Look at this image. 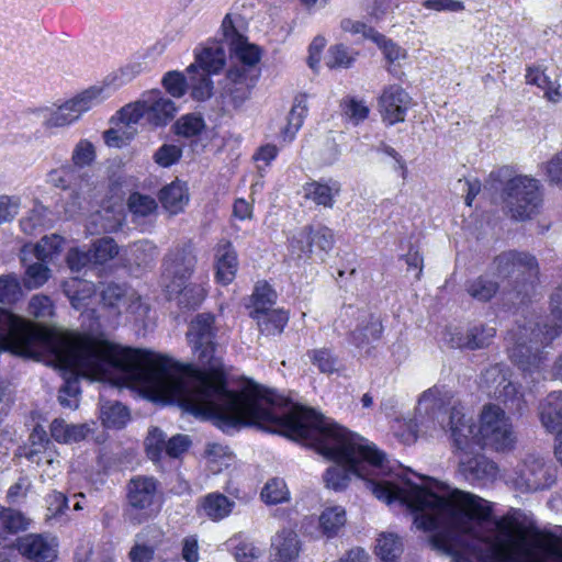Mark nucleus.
Returning a JSON list of instances; mask_svg holds the SVG:
<instances>
[{"label":"nucleus","mask_w":562,"mask_h":562,"mask_svg":"<svg viewBox=\"0 0 562 562\" xmlns=\"http://www.w3.org/2000/svg\"><path fill=\"white\" fill-rule=\"evenodd\" d=\"M217 327L213 313H199L189 323L187 339L195 363H181L160 353L134 348L145 378V398L176 403L195 417L215 418L224 426L262 428L277 408L289 400L249 381L239 390L228 389L226 372L215 356Z\"/></svg>","instance_id":"nucleus-1"},{"label":"nucleus","mask_w":562,"mask_h":562,"mask_svg":"<svg viewBox=\"0 0 562 562\" xmlns=\"http://www.w3.org/2000/svg\"><path fill=\"white\" fill-rule=\"evenodd\" d=\"M261 429L301 442L359 477H363V463L381 467L385 460L375 445L362 443V437L303 405H294L283 414L274 411Z\"/></svg>","instance_id":"nucleus-2"},{"label":"nucleus","mask_w":562,"mask_h":562,"mask_svg":"<svg viewBox=\"0 0 562 562\" xmlns=\"http://www.w3.org/2000/svg\"><path fill=\"white\" fill-rule=\"evenodd\" d=\"M139 355L134 348L120 347L90 333L76 334L61 344L57 360L64 384L59 390L58 401L63 407H77L80 394V379L85 370L111 366L123 373L124 383L136 389L145 398V378L138 364Z\"/></svg>","instance_id":"nucleus-3"},{"label":"nucleus","mask_w":562,"mask_h":562,"mask_svg":"<svg viewBox=\"0 0 562 562\" xmlns=\"http://www.w3.org/2000/svg\"><path fill=\"white\" fill-rule=\"evenodd\" d=\"M539 282L540 267L536 256L510 249L493 258L490 271L468 279L464 290L473 301L490 303L503 285L504 295L525 304L530 301Z\"/></svg>","instance_id":"nucleus-4"},{"label":"nucleus","mask_w":562,"mask_h":562,"mask_svg":"<svg viewBox=\"0 0 562 562\" xmlns=\"http://www.w3.org/2000/svg\"><path fill=\"white\" fill-rule=\"evenodd\" d=\"M452 445L462 450L486 447L495 451L515 448L516 435L510 417L497 404H485L479 416V425L467 417L461 408L452 406L449 414Z\"/></svg>","instance_id":"nucleus-5"},{"label":"nucleus","mask_w":562,"mask_h":562,"mask_svg":"<svg viewBox=\"0 0 562 562\" xmlns=\"http://www.w3.org/2000/svg\"><path fill=\"white\" fill-rule=\"evenodd\" d=\"M550 312L555 321L553 324L537 323L531 329L528 342L517 339L508 348L509 359L525 373L539 372L543 368L547 360L543 349L550 346L562 331V284L550 296Z\"/></svg>","instance_id":"nucleus-6"},{"label":"nucleus","mask_w":562,"mask_h":562,"mask_svg":"<svg viewBox=\"0 0 562 562\" xmlns=\"http://www.w3.org/2000/svg\"><path fill=\"white\" fill-rule=\"evenodd\" d=\"M164 501V492L157 477L134 475L125 486L124 517L134 526L143 525L159 515Z\"/></svg>","instance_id":"nucleus-7"},{"label":"nucleus","mask_w":562,"mask_h":562,"mask_svg":"<svg viewBox=\"0 0 562 562\" xmlns=\"http://www.w3.org/2000/svg\"><path fill=\"white\" fill-rule=\"evenodd\" d=\"M503 201L514 220L526 221L539 214L543 196L539 180L515 176L503 188Z\"/></svg>","instance_id":"nucleus-8"},{"label":"nucleus","mask_w":562,"mask_h":562,"mask_svg":"<svg viewBox=\"0 0 562 562\" xmlns=\"http://www.w3.org/2000/svg\"><path fill=\"white\" fill-rule=\"evenodd\" d=\"M261 76V69L231 67L224 77L220 99L222 106L227 110H239L251 98Z\"/></svg>","instance_id":"nucleus-9"},{"label":"nucleus","mask_w":562,"mask_h":562,"mask_svg":"<svg viewBox=\"0 0 562 562\" xmlns=\"http://www.w3.org/2000/svg\"><path fill=\"white\" fill-rule=\"evenodd\" d=\"M196 266V256L192 243L189 240L172 247L164 259V276L169 279L166 289L178 290L192 277Z\"/></svg>","instance_id":"nucleus-10"},{"label":"nucleus","mask_w":562,"mask_h":562,"mask_svg":"<svg viewBox=\"0 0 562 562\" xmlns=\"http://www.w3.org/2000/svg\"><path fill=\"white\" fill-rule=\"evenodd\" d=\"M376 103L385 126L405 122L408 111L414 106L412 95L398 83L384 86Z\"/></svg>","instance_id":"nucleus-11"},{"label":"nucleus","mask_w":562,"mask_h":562,"mask_svg":"<svg viewBox=\"0 0 562 562\" xmlns=\"http://www.w3.org/2000/svg\"><path fill=\"white\" fill-rule=\"evenodd\" d=\"M481 380L488 387H494V393L509 408H514L519 413L526 407L524 395L519 389L509 380V370L502 363H495L486 368Z\"/></svg>","instance_id":"nucleus-12"},{"label":"nucleus","mask_w":562,"mask_h":562,"mask_svg":"<svg viewBox=\"0 0 562 562\" xmlns=\"http://www.w3.org/2000/svg\"><path fill=\"white\" fill-rule=\"evenodd\" d=\"M453 448L460 459L459 471L468 482L480 483L496 477L498 472L496 463L481 452L486 447H473L465 450Z\"/></svg>","instance_id":"nucleus-13"},{"label":"nucleus","mask_w":562,"mask_h":562,"mask_svg":"<svg viewBox=\"0 0 562 562\" xmlns=\"http://www.w3.org/2000/svg\"><path fill=\"white\" fill-rule=\"evenodd\" d=\"M214 281L222 286L232 284L239 270V259L233 243L221 238L213 247Z\"/></svg>","instance_id":"nucleus-14"},{"label":"nucleus","mask_w":562,"mask_h":562,"mask_svg":"<svg viewBox=\"0 0 562 562\" xmlns=\"http://www.w3.org/2000/svg\"><path fill=\"white\" fill-rule=\"evenodd\" d=\"M0 331H7L10 336L27 344H44L49 339V331L46 328L38 327L1 306Z\"/></svg>","instance_id":"nucleus-15"},{"label":"nucleus","mask_w":562,"mask_h":562,"mask_svg":"<svg viewBox=\"0 0 562 562\" xmlns=\"http://www.w3.org/2000/svg\"><path fill=\"white\" fill-rule=\"evenodd\" d=\"M101 90L90 88L77 97L61 104L46 121L47 127H61L71 124L80 115L91 108L93 99L100 94Z\"/></svg>","instance_id":"nucleus-16"},{"label":"nucleus","mask_w":562,"mask_h":562,"mask_svg":"<svg viewBox=\"0 0 562 562\" xmlns=\"http://www.w3.org/2000/svg\"><path fill=\"white\" fill-rule=\"evenodd\" d=\"M195 61L188 66L187 72L202 70L209 75H218L226 65V52L222 41H209L201 49H195Z\"/></svg>","instance_id":"nucleus-17"},{"label":"nucleus","mask_w":562,"mask_h":562,"mask_svg":"<svg viewBox=\"0 0 562 562\" xmlns=\"http://www.w3.org/2000/svg\"><path fill=\"white\" fill-rule=\"evenodd\" d=\"M19 553L29 562H54L57 551L41 533H27L16 540Z\"/></svg>","instance_id":"nucleus-18"},{"label":"nucleus","mask_w":562,"mask_h":562,"mask_svg":"<svg viewBox=\"0 0 562 562\" xmlns=\"http://www.w3.org/2000/svg\"><path fill=\"white\" fill-rule=\"evenodd\" d=\"M302 189L305 201L312 202L315 206L333 209L341 192V184L339 181L328 178L310 180L303 184Z\"/></svg>","instance_id":"nucleus-19"},{"label":"nucleus","mask_w":562,"mask_h":562,"mask_svg":"<svg viewBox=\"0 0 562 562\" xmlns=\"http://www.w3.org/2000/svg\"><path fill=\"white\" fill-rule=\"evenodd\" d=\"M302 543L293 529L278 531L271 542L270 562H299Z\"/></svg>","instance_id":"nucleus-20"},{"label":"nucleus","mask_w":562,"mask_h":562,"mask_svg":"<svg viewBox=\"0 0 562 562\" xmlns=\"http://www.w3.org/2000/svg\"><path fill=\"white\" fill-rule=\"evenodd\" d=\"M520 476L527 490L531 492L550 488L555 481L550 467L538 458L525 461Z\"/></svg>","instance_id":"nucleus-21"},{"label":"nucleus","mask_w":562,"mask_h":562,"mask_svg":"<svg viewBox=\"0 0 562 562\" xmlns=\"http://www.w3.org/2000/svg\"><path fill=\"white\" fill-rule=\"evenodd\" d=\"M542 426L555 437H562V391H552L539 405Z\"/></svg>","instance_id":"nucleus-22"},{"label":"nucleus","mask_w":562,"mask_h":562,"mask_svg":"<svg viewBox=\"0 0 562 562\" xmlns=\"http://www.w3.org/2000/svg\"><path fill=\"white\" fill-rule=\"evenodd\" d=\"M250 318L257 323L258 329L262 335H281L290 321V312L284 308H269L262 313L250 315Z\"/></svg>","instance_id":"nucleus-23"},{"label":"nucleus","mask_w":562,"mask_h":562,"mask_svg":"<svg viewBox=\"0 0 562 562\" xmlns=\"http://www.w3.org/2000/svg\"><path fill=\"white\" fill-rule=\"evenodd\" d=\"M158 199L170 214H179L189 202L187 184L178 180L172 181L159 190Z\"/></svg>","instance_id":"nucleus-24"},{"label":"nucleus","mask_w":562,"mask_h":562,"mask_svg":"<svg viewBox=\"0 0 562 562\" xmlns=\"http://www.w3.org/2000/svg\"><path fill=\"white\" fill-rule=\"evenodd\" d=\"M199 507L204 516L217 522L232 514L235 503L220 492H212L200 499Z\"/></svg>","instance_id":"nucleus-25"},{"label":"nucleus","mask_w":562,"mask_h":562,"mask_svg":"<svg viewBox=\"0 0 562 562\" xmlns=\"http://www.w3.org/2000/svg\"><path fill=\"white\" fill-rule=\"evenodd\" d=\"M177 106L170 99L160 95L159 91L154 93L151 100H147V121L155 127L166 126L177 113Z\"/></svg>","instance_id":"nucleus-26"},{"label":"nucleus","mask_w":562,"mask_h":562,"mask_svg":"<svg viewBox=\"0 0 562 562\" xmlns=\"http://www.w3.org/2000/svg\"><path fill=\"white\" fill-rule=\"evenodd\" d=\"M307 112V95L299 93L294 98L293 105L288 115V122L280 132L283 142L292 143L295 139L297 132L303 126Z\"/></svg>","instance_id":"nucleus-27"},{"label":"nucleus","mask_w":562,"mask_h":562,"mask_svg":"<svg viewBox=\"0 0 562 562\" xmlns=\"http://www.w3.org/2000/svg\"><path fill=\"white\" fill-rule=\"evenodd\" d=\"M64 292L72 307L80 310L89 305V300L95 294V286L85 279L70 278L64 283Z\"/></svg>","instance_id":"nucleus-28"},{"label":"nucleus","mask_w":562,"mask_h":562,"mask_svg":"<svg viewBox=\"0 0 562 562\" xmlns=\"http://www.w3.org/2000/svg\"><path fill=\"white\" fill-rule=\"evenodd\" d=\"M48 180L58 189L77 191L86 179L78 167L66 164L52 170Z\"/></svg>","instance_id":"nucleus-29"},{"label":"nucleus","mask_w":562,"mask_h":562,"mask_svg":"<svg viewBox=\"0 0 562 562\" xmlns=\"http://www.w3.org/2000/svg\"><path fill=\"white\" fill-rule=\"evenodd\" d=\"M346 521V509L342 506H328L318 517V529L323 536L330 539L339 533Z\"/></svg>","instance_id":"nucleus-30"},{"label":"nucleus","mask_w":562,"mask_h":562,"mask_svg":"<svg viewBox=\"0 0 562 562\" xmlns=\"http://www.w3.org/2000/svg\"><path fill=\"white\" fill-rule=\"evenodd\" d=\"M383 53L387 63V71L395 78L401 79L404 72L398 68L396 63L407 57V52L398 44L387 38L382 33L375 36L373 42Z\"/></svg>","instance_id":"nucleus-31"},{"label":"nucleus","mask_w":562,"mask_h":562,"mask_svg":"<svg viewBox=\"0 0 562 562\" xmlns=\"http://www.w3.org/2000/svg\"><path fill=\"white\" fill-rule=\"evenodd\" d=\"M383 334V325L379 317L369 315L367 322L359 324L349 335L352 345L361 348L371 341L379 340Z\"/></svg>","instance_id":"nucleus-32"},{"label":"nucleus","mask_w":562,"mask_h":562,"mask_svg":"<svg viewBox=\"0 0 562 562\" xmlns=\"http://www.w3.org/2000/svg\"><path fill=\"white\" fill-rule=\"evenodd\" d=\"M277 299V291L267 280L257 281L250 295L251 310L249 316L272 308Z\"/></svg>","instance_id":"nucleus-33"},{"label":"nucleus","mask_w":562,"mask_h":562,"mask_svg":"<svg viewBox=\"0 0 562 562\" xmlns=\"http://www.w3.org/2000/svg\"><path fill=\"white\" fill-rule=\"evenodd\" d=\"M205 128V121L199 113L183 114L171 126L175 135L187 139L199 137Z\"/></svg>","instance_id":"nucleus-34"},{"label":"nucleus","mask_w":562,"mask_h":562,"mask_svg":"<svg viewBox=\"0 0 562 562\" xmlns=\"http://www.w3.org/2000/svg\"><path fill=\"white\" fill-rule=\"evenodd\" d=\"M178 289H167V291L170 294H177L179 305L188 310L198 308L207 295V291L198 283H182Z\"/></svg>","instance_id":"nucleus-35"},{"label":"nucleus","mask_w":562,"mask_h":562,"mask_svg":"<svg viewBox=\"0 0 562 562\" xmlns=\"http://www.w3.org/2000/svg\"><path fill=\"white\" fill-rule=\"evenodd\" d=\"M546 68L536 65L526 67L525 80L529 86H535L544 91V97L550 101H558L554 95L560 97L559 87L553 89L552 81L546 72Z\"/></svg>","instance_id":"nucleus-36"},{"label":"nucleus","mask_w":562,"mask_h":562,"mask_svg":"<svg viewBox=\"0 0 562 562\" xmlns=\"http://www.w3.org/2000/svg\"><path fill=\"white\" fill-rule=\"evenodd\" d=\"M189 75V88L190 97L198 102H203L209 100L213 95L214 91V82L212 80V75L203 72L198 69V72L188 74Z\"/></svg>","instance_id":"nucleus-37"},{"label":"nucleus","mask_w":562,"mask_h":562,"mask_svg":"<svg viewBox=\"0 0 562 562\" xmlns=\"http://www.w3.org/2000/svg\"><path fill=\"white\" fill-rule=\"evenodd\" d=\"M374 552L382 561L394 562L403 552L402 540L397 535L392 532L381 533L376 539Z\"/></svg>","instance_id":"nucleus-38"},{"label":"nucleus","mask_w":562,"mask_h":562,"mask_svg":"<svg viewBox=\"0 0 562 562\" xmlns=\"http://www.w3.org/2000/svg\"><path fill=\"white\" fill-rule=\"evenodd\" d=\"M130 418L128 408L120 402H108L102 407V423L106 428L122 429Z\"/></svg>","instance_id":"nucleus-39"},{"label":"nucleus","mask_w":562,"mask_h":562,"mask_svg":"<svg viewBox=\"0 0 562 562\" xmlns=\"http://www.w3.org/2000/svg\"><path fill=\"white\" fill-rule=\"evenodd\" d=\"M49 445V438L45 429L36 425L29 437V445L24 448V457L31 461L40 463V456L43 454Z\"/></svg>","instance_id":"nucleus-40"},{"label":"nucleus","mask_w":562,"mask_h":562,"mask_svg":"<svg viewBox=\"0 0 562 562\" xmlns=\"http://www.w3.org/2000/svg\"><path fill=\"white\" fill-rule=\"evenodd\" d=\"M260 496L267 505H278L290 499V492L283 479L273 477L265 484Z\"/></svg>","instance_id":"nucleus-41"},{"label":"nucleus","mask_w":562,"mask_h":562,"mask_svg":"<svg viewBox=\"0 0 562 562\" xmlns=\"http://www.w3.org/2000/svg\"><path fill=\"white\" fill-rule=\"evenodd\" d=\"M358 52L350 50L342 43L331 45L327 52L326 65L330 69L349 68L356 61Z\"/></svg>","instance_id":"nucleus-42"},{"label":"nucleus","mask_w":562,"mask_h":562,"mask_svg":"<svg viewBox=\"0 0 562 562\" xmlns=\"http://www.w3.org/2000/svg\"><path fill=\"white\" fill-rule=\"evenodd\" d=\"M65 245L64 237L52 234L49 236H44L41 240L34 246V256L37 260L42 262H46L50 260L54 256L61 252Z\"/></svg>","instance_id":"nucleus-43"},{"label":"nucleus","mask_w":562,"mask_h":562,"mask_svg":"<svg viewBox=\"0 0 562 562\" xmlns=\"http://www.w3.org/2000/svg\"><path fill=\"white\" fill-rule=\"evenodd\" d=\"M23 296L20 280L14 274H4L0 277V303L3 305H14Z\"/></svg>","instance_id":"nucleus-44"},{"label":"nucleus","mask_w":562,"mask_h":562,"mask_svg":"<svg viewBox=\"0 0 562 562\" xmlns=\"http://www.w3.org/2000/svg\"><path fill=\"white\" fill-rule=\"evenodd\" d=\"M90 251L94 265H104L117 256L119 246L112 237H102L93 241Z\"/></svg>","instance_id":"nucleus-45"},{"label":"nucleus","mask_w":562,"mask_h":562,"mask_svg":"<svg viewBox=\"0 0 562 562\" xmlns=\"http://www.w3.org/2000/svg\"><path fill=\"white\" fill-rule=\"evenodd\" d=\"M231 54L235 55L236 58L241 63L240 67L248 69H255L262 57V49L256 44L248 43V38L243 44H238L232 48Z\"/></svg>","instance_id":"nucleus-46"},{"label":"nucleus","mask_w":562,"mask_h":562,"mask_svg":"<svg viewBox=\"0 0 562 562\" xmlns=\"http://www.w3.org/2000/svg\"><path fill=\"white\" fill-rule=\"evenodd\" d=\"M496 335L494 327L486 325H476L471 327L467 333V341L464 346L471 350L487 347Z\"/></svg>","instance_id":"nucleus-47"},{"label":"nucleus","mask_w":562,"mask_h":562,"mask_svg":"<svg viewBox=\"0 0 562 562\" xmlns=\"http://www.w3.org/2000/svg\"><path fill=\"white\" fill-rule=\"evenodd\" d=\"M307 225L296 235L289 238V250L297 259L308 260L312 258L313 247Z\"/></svg>","instance_id":"nucleus-48"},{"label":"nucleus","mask_w":562,"mask_h":562,"mask_svg":"<svg viewBox=\"0 0 562 562\" xmlns=\"http://www.w3.org/2000/svg\"><path fill=\"white\" fill-rule=\"evenodd\" d=\"M127 207L132 214L146 217L156 212L158 204L153 196L135 191L127 199Z\"/></svg>","instance_id":"nucleus-49"},{"label":"nucleus","mask_w":562,"mask_h":562,"mask_svg":"<svg viewBox=\"0 0 562 562\" xmlns=\"http://www.w3.org/2000/svg\"><path fill=\"white\" fill-rule=\"evenodd\" d=\"M0 525L11 535H16L27 529L29 521L20 510L0 505Z\"/></svg>","instance_id":"nucleus-50"},{"label":"nucleus","mask_w":562,"mask_h":562,"mask_svg":"<svg viewBox=\"0 0 562 562\" xmlns=\"http://www.w3.org/2000/svg\"><path fill=\"white\" fill-rule=\"evenodd\" d=\"M307 356L311 360V363L315 366L319 370V372L331 374L333 372L336 371L338 358L333 353L331 349H312L307 351Z\"/></svg>","instance_id":"nucleus-51"},{"label":"nucleus","mask_w":562,"mask_h":562,"mask_svg":"<svg viewBox=\"0 0 562 562\" xmlns=\"http://www.w3.org/2000/svg\"><path fill=\"white\" fill-rule=\"evenodd\" d=\"M313 249L328 252L334 248L335 237L333 231L325 225H307Z\"/></svg>","instance_id":"nucleus-52"},{"label":"nucleus","mask_w":562,"mask_h":562,"mask_svg":"<svg viewBox=\"0 0 562 562\" xmlns=\"http://www.w3.org/2000/svg\"><path fill=\"white\" fill-rule=\"evenodd\" d=\"M27 312L34 318L49 319L55 315V305L48 295L35 294L29 302Z\"/></svg>","instance_id":"nucleus-53"},{"label":"nucleus","mask_w":562,"mask_h":562,"mask_svg":"<svg viewBox=\"0 0 562 562\" xmlns=\"http://www.w3.org/2000/svg\"><path fill=\"white\" fill-rule=\"evenodd\" d=\"M165 90L173 98H182L189 88L188 79L181 71L171 70L164 75L161 80Z\"/></svg>","instance_id":"nucleus-54"},{"label":"nucleus","mask_w":562,"mask_h":562,"mask_svg":"<svg viewBox=\"0 0 562 562\" xmlns=\"http://www.w3.org/2000/svg\"><path fill=\"white\" fill-rule=\"evenodd\" d=\"M351 474L352 472L347 467L337 464V467H331L326 470L324 481L328 488L342 491L348 486Z\"/></svg>","instance_id":"nucleus-55"},{"label":"nucleus","mask_w":562,"mask_h":562,"mask_svg":"<svg viewBox=\"0 0 562 562\" xmlns=\"http://www.w3.org/2000/svg\"><path fill=\"white\" fill-rule=\"evenodd\" d=\"M340 106L342 112L355 124L366 121L370 114L369 106L362 100H358L355 97H346L342 99Z\"/></svg>","instance_id":"nucleus-56"},{"label":"nucleus","mask_w":562,"mask_h":562,"mask_svg":"<svg viewBox=\"0 0 562 562\" xmlns=\"http://www.w3.org/2000/svg\"><path fill=\"white\" fill-rule=\"evenodd\" d=\"M167 440L165 434L157 427L149 431L146 442V454L153 461H159L166 453Z\"/></svg>","instance_id":"nucleus-57"},{"label":"nucleus","mask_w":562,"mask_h":562,"mask_svg":"<svg viewBox=\"0 0 562 562\" xmlns=\"http://www.w3.org/2000/svg\"><path fill=\"white\" fill-rule=\"evenodd\" d=\"M182 147L175 144H162L153 156L154 161L162 168H169L180 161Z\"/></svg>","instance_id":"nucleus-58"},{"label":"nucleus","mask_w":562,"mask_h":562,"mask_svg":"<svg viewBox=\"0 0 562 562\" xmlns=\"http://www.w3.org/2000/svg\"><path fill=\"white\" fill-rule=\"evenodd\" d=\"M95 160V148L88 139H80L71 155L72 165L82 169Z\"/></svg>","instance_id":"nucleus-59"},{"label":"nucleus","mask_w":562,"mask_h":562,"mask_svg":"<svg viewBox=\"0 0 562 562\" xmlns=\"http://www.w3.org/2000/svg\"><path fill=\"white\" fill-rule=\"evenodd\" d=\"M49 279V269L44 262L30 265L25 270L24 286L29 290L42 286Z\"/></svg>","instance_id":"nucleus-60"},{"label":"nucleus","mask_w":562,"mask_h":562,"mask_svg":"<svg viewBox=\"0 0 562 562\" xmlns=\"http://www.w3.org/2000/svg\"><path fill=\"white\" fill-rule=\"evenodd\" d=\"M45 221L46 210L34 207L20 220V227L26 235H35L45 227Z\"/></svg>","instance_id":"nucleus-61"},{"label":"nucleus","mask_w":562,"mask_h":562,"mask_svg":"<svg viewBox=\"0 0 562 562\" xmlns=\"http://www.w3.org/2000/svg\"><path fill=\"white\" fill-rule=\"evenodd\" d=\"M221 31L223 35L222 42H225L228 45L229 50L238 44H243L244 41L247 40V37L236 27L233 20V15L231 13H227L224 16L221 25Z\"/></svg>","instance_id":"nucleus-62"},{"label":"nucleus","mask_w":562,"mask_h":562,"mask_svg":"<svg viewBox=\"0 0 562 562\" xmlns=\"http://www.w3.org/2000/svg\"><path fill=\"white\" fill-rule=\"evenodd\" d=\"M340 29L353 36L361 35L362 40H370L371 42H374L375 36H378L380 33L374 27L366 24L364 22L355 21L348 18L341 20Z\"/></svg>","instance_id":"nucleus-63"},{"label":"nucleus","mask_w":562,"mask_h":562,"mask_svg":"<svg viewBox=\"0 0 562 562\" xmlns=\"http://www.w3.org/2000/svg\"><path fill=\"white\" fill-rule=\"evenodd\" d=\"M120 120L126 124L137 123L142 117L147 120V100L137 101L123 106L120 111Z\"/></svg>","instance_id":"nucleus-64"}]
</instances>
